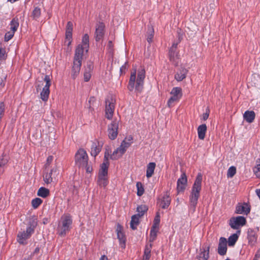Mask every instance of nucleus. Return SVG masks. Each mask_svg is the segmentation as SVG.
Returning a JSON list of instances; mask_svg holds the SVG:
<instances>
[{
	"label": "nucleus",
	"instance_id": "obj_39",
	"mask_svg": "<svg viewBox=\"0 0 260 260\" xmlns=\"http://www.w3.org/2000/svg\"><path fill=\"white\" fill-rule=\"evenodd\" d=\"M253 172L256 177L260 178V159L256 161V166L253 169Z\"/></svg>",
	"mask_w": 260,
	"mask_h": 260
},
{
	"label": "nucleus",
	"instance_id": "obj_61",
	"mask_svg": "<svg viewBox=\"0 0 260 260\" xmlns=\"http://www.w3.org/2000/svg\"><path fill=\"white\" fill-rule=\"evenodd\" d=\"M84 167H85L86 169V172L90 173L92 171V168H91L90 167L87 166V164L86 165V166H84Z\"/></svg>",
	"mask_w": 260,
	"mask_h": 260
},
{
	"label": "nucleus",
	"instance_id": "obj_16",
	"mask_svg": "<svg viewBox=\"0 0 260 260\" xmlns=\"http://www.w3.org/2000/svg\"><path fill=\"white\" fill-rule=\"evenodd\" d=\"M210 245L205 246V247L200 249V253L197 256L199 260H208L209 257Z\"/></svg>",
	"mask_w": 260,
	"mask_h": 260
},
{
	"label": "nucleus",
	"instance_id": "obj_31",
	"mask_svg": "<svg viewBox=\"0 0 260 260\" xmlns=\"http://www.w3.org/2000/svg\"><path fill=\"white\" fill-rule=\"evenodd\" d=\"M49 190L45 187H40L37 192V195L43 198L47 197L49 195Z\"/></svg>",
	"mask_w": 260,
	"mask_h": 260
},
{
	"label": "nucleus",
	"instance_id": "obj_11",
	"mask_svg": "<svg viewBox=\"0 0 260 260\" xmlns=\"http://www.w3.org/2000/svg\"><path fill=\"white\" fill-rule=\"evenodd\" d=\"M187 179L185 173L181 174V177L177 180V190L178 193L183 192L187 185Z\"/></svg>",
	"mask_w": 260,
	"mask_h": 260
},
{
	"label": "nucleus",
	"instance_id": "obj_36",
	"mask_svg": "<svg viewBox=\"0 0 260 260\" xmlns=\"http://www.w3.org/2000/svg\"><path fill=\"white\" fill-rule=\"evenodd\" d=\"M238 239L237 234H234L230 236L228 238V244L229 246H234Z\"/></svg>",
	"mask_w": 260,
	"mask_h": 260
},
{
	"label": "nucleus",
	"instance_id": "obj_6",
	"mask_svg": "<svg viewBox=\"0 0 260 260\" xmlns=\"http://www.w3.org/2000/svg\"><path fill=\"white\" fill-rule=\"evenodd\" d=\"M246 223V218L242 216L233 217L229 220V225L231 228L234 230H238L240 227L245 225Z\"/></svg>",
	"mask_w": 260,
	"mask_h": 260
},
{
	"label": "nucleus",
	"instance_id": "obj_34",
	"mask_svg": "<svg viewBox=\"0 0 260 260\" xmlns=\"http://www.w3.org/2000/svg\"><path fill=\"white\" fill-rule=\"evenodd\" d=\"M123 153H121V150L118 147L110 155V158L112 160H116L120 157Z\"/></svg>",
	"mask_w": 260,
	"mask_h": 260
},
{
	"label": "nucleus",
	"instance_id": "obj_57",
	"mask_svg": "<svg viewBox=\"0 0 260 260\" xmlns=\"http://www.w3.org/2000/svg\"><path fill=\"white\" fill-rule=\"evenodd\" d=\"M53 159V157L52 156L50 155L48 157L47 159V162L45 165L46 168H47L49 166L50 164L52 162Z\"/></svg>",
	"mask_w": 260,
	"mask_h": 260
},
{
	"label": "nucleus",
	"instance_id": "obj_3",
	"mask_svg": "<svg viewBox=\"0 0 260 260\" xmlns=\"http://www.w3.org/2000/svg\"><path fill=\"white\" fill-rule=\"evenodd\" d=\"M72 223V219L70 215L62 216L57 228L58 234L61 237L66 236L67 233L70 230Z\"/></svg>",
	"mask_w": 260,
	"mask_h": 260
},
{
	"label": "nucleus",
	"instance_id": "obj_54",
	"mask_svg": "<svg viewBox=\"0 0 260 260\" xmlns=\"http://www.w3.org/2000/svg\"><path fill=\"white\" fill-rule=\"evenodd\" d=\"M209 113H210V110L208 108H207L206 109V112L203 113V115H202V119L203 120H206L208 117H209Z\"/></svg>",
	"mask_w": 260,
	"mask_h": 260
},
{
	"label": "nucleus",
	"instance_id": "obj_55",
	"mask_svg": "<svg viewBox=\"0 0 260 260\" xmlns=\"http://www.w3.org/2000/svg\"><path fill=\"white\" fill-rule=\"evenodd\" d=\"M93 64L91 62H87L85 71L91 72L93 69Z\"/></svg>",
	"mask_w": 260,
	"mask_h": 260
},
{
	"label": "nucleus",
	"instance_id": "obj_60",
	"mask_svg": "<svg viewBox=\"0 0 260 260\" xmlns=\"http://www.w3.org/2000/svg\"><path fill=\"white\" fill-rule=\"evenodd\" d=\"M151 255L144 254L142 260H149Z\"/></svg>",
	"mask_w": 260,
	"mask_h": 260
},
{
	"label": "nucleus",
	"instance_id": "obj_10",
	"mask_svg": "<svg viewBox=\"0 0 260 260\" xmlns=\"http://www.w3.org/2000/svg\"><path fill=\"white\" fill-rule=\"evenodd\" d=\"M34 233L30 229L26 228V231L19 232L17 235V241L22 245H26V240L29 239Z\"/></svg>",
	"mask_w": 260,
	"mask_h": 260
},
{
	"label": "nucleus",
	"instance_id": "obj_38",
	"mask_svg": "<svg viewBox=\"0 0 260 260\" xmlns=\"http://www.w3.org/2000/svg\"><path fill=\"white\" fill-rule=\"evenodd\" d=\"M154 36V30L151 26H148V31L147 32V41L150 44L152 42V39Z\"/></svg>",
	"mask_w": 260,
	"mask_h": 260
},
{
	"label": "nucleus",
	"instance_id": "obj_64",
	"mask_svg": "<svg viewBox=\"0 0 260 260\" xmlns=\"http://www.w3.org/2000/svg\"><path fill=\"white\" fill-rule=\"evenodd\" d=\"M100 260H108V258L105 255H103L102 256V257L100 258Z\"/></svg>",
	"mask_w": 260,
	"mask_h": 260
},
{
	"label": "nucleus",
	"instance_id": "obj_1",
	"mask_svg": "<svg viewBox=\"0 0 260 260\" xmlns=\"http://www.w3.org/2000/svg\"><path fill=\"white\" fill-rule=\"evenodd\" d=\"M202 174L201 173L198 174L196 180L191 188V191L189 196L190 209L194 212L200 197V191L202 188Z\"/></svg>",
	"mask_w": 260,
	"mask_h": 260
},
{
	"label": "nucleus",
	"instance_id": "obj_13",
	"mask_svg": "<svg viewBox=\"0 0 260 260\" xmlns=\"http://www.w3.org/2000/svg\"><path fill=\"white\" fill-rule=\"evenodd\" d=\"M227 251V240L224 237L219 239L218 246V253L220 255H224Z\"/></svg>",
	"mask_w": 260,
	"mask_h": 260
},
{
	"label": "nucleus",
	"instance_id": "obj_8",
	"mask_svg": "<svg viewBox=\"0 0 260 260\" xmlns=\"http://www.w3.org/2000/svg\"><path fill=\"white\" fill-rule=\"evenodd\" d=\"M182 90L180 87H174L171 91L172 96L168 101V105L169 107H172L175 102H178L182 96Z\"/></svg>",
	"mask_w": 260,
	"mask_h": 260
},
{
	"label": "nucleus",
	"instance_id": "obj_48",
	"mask_svg": "<svg viewBox=\"0 0 260 260\" xmlns=\"http://www.w3.org/2000/svg\"><path fill=\"white\" fill-rule=\"evenodd\" d=\"M157 236V232L154 229H151L150 233L149 241L150 242H153L156 239Z\"/></svg>",
	"mask_w": 260,
	"mask_h": 260
},
{
	"label": "nucleus",
	"instance_id": "obj_51",
	"mask_svg": "<svg viewBox=\"0 0 260 260\" xmlns=\"http://www.w3.org/2000/svg\"><path fill=\"white\" fill-rule=\"evenodd\" d=\"M160 222V216L159 214L157 213L156 215L155 216L154 219V223L153 225V228H156L158 226Z\"/></svg>",
	"mask_w": 260,
	"mask_h": 260
},
{
	"label": "nucleus",
	"instance_id": "obj_58",
	"mask_svg": "<svg viewBox=\"0 0 260 260\" xmlns=\"http://www.w3.org/2000/svg\"><path fill=\"white\" fill-rule=\"evenodd\" d=\"M127 62H126L124 65H123L120 69V72L121 74H123L125 73V70L126 69V65Z\"/></svg>",
	"mask_w": 260,
	"mask_h": 260
},
{
	"label": "nucleus",
	"instance_id": "obj_26",
	"mask_svg": "<svg viewBox=\"0 0 260 260\" xmlns=\"http://www.w3.org/2000/svg\"><path fill=\"white\" fill-rule=\"evenodd\" d=\"M198 137L200 140H204L207 131V126L205 124L200 125L198 128Z\"/></svg>",
	"mask_w": 260,
	"mask_h": 260
},
{
	"label": "nucleus",
	"instance_id": "obj_41",
	"mask_svg": "<svg viewBox=\"0 0 260 260\" xmlns=\"http://www.w3.org/2000/svg\"><path fill=\"white\" fill-rule=\"evenodd\" d=\"M7 74L3 70L0 69V86L3 87L5 86V81L7 78Z\"/></svg>",
	"mask_w": 260,
	"mask_h": 260
},
{
	"label": "nucleus",
	"instance_id": "obj_12",
	"mask_svg": "<svg viewBox=\"0 0 260 260\" xmlns=\"http://www.w3.org/2000/svg\"><path fill=\"white\" fill-rule=\"evenodd\" d=\"M105 24L103 22H100L97 24L94 34V37L96 42L99 41L103 38L105 32Z\"/></svg>",
	"mask_w": 260,
	"mask_h": 260
},
{
	"label": "nucleus",
	"instance_id": "obj_50",
	"mask_svg": "<svg viewBox=\"0 0 260 260\" xmlns=\"http://www.w3.org/2000/svg\"><path fill=\"white\" fill-rule=\"evenodd\" d=\"M15 32L10 30L6 33L5 35V41H8L11 40L14 36Z\"/></svg>",
	"mask_w": 260,
	"mask_h": 260
},
{
	"label": "nucleus",
	"instance_id": "obj_46",
	"mask_svg": "<svg viewBox=\"0 0 260 260\" xmlns=\"http://www.w3.org/2000/svg\"><path fill=\"white\" fill-rule=\"evenodd\" d=\"M236 173V168L235 167L232 166L229 168L227 173V176L228 177H233Z\"/></svg>",
	"mask_w": 260,
	"mask_h": 260
},
{
	"label": "nucleus",
	"instance_id": "obj_25",
	"mask_svg": "<svg viewBox=\"0 0 260 260\" xmlns=\"http://www.w3.org/2000/svg\"><path fill=\"white\" fill-rule=\"evenodd\" d=\"M255 116V113L253 111H246L243 115L244 119L248 123L252 122Z\"/></svg>",
	"mask_w": 260,
	"mask_h": 260
},
{
	"label": "nucleus",
	"instance_id": "obj_37",
	"mask_svg": "<svg viewBox=\"0 0 260 260\" xmlns=\"http://www.w3.org/2000/svg\"><path fill=\"white\" fill-rule=\"evenodd\" d=\"M132 142H128L124 140L121 143L120 146L119 147V149L121 150V153H124L126 149L128 148Z\"/></svg>",
	"mask_w": 260,
	"mask_h": 260
},
{
	"label": "nucleus",
	"instance_id": "obj_40",
	"mask_svg": "<svg viewBox=\"0 0 260 260\" xmlns=\"http://www.w3.org/2000/svg\"><path fill=\"white\" fill-rule=\"evenodd\" d=\"M148 210L147 207L144 205L139 206L137 208V211L138 213L137 214L138 216L141 217L142 216L145 212Z\"/></svg>",
	"mask_w": 260,
	"mask_h": 260
},
{
	"label": "nucleus",
	"instance_id": "obj_14",
	"mask_svg": "<svg viewBox=\"0 0 260 260\" xmlns=\"http://www.w3.org/2000/svg\"><path fill=\"white\" fill-rule=\"evenodd\" d=\"M250 211V208L246 203L243 204L239 203L236 208L235 212L237 214H244L247 215Z\"/></svg>",
	"mask_w": 260,
	"mask_h": 260
},
{
	"label": "nucleus",
	"instance_id": "obj_53",
	"mask_svg": "<svg viewBox=\"0 0 260 260\" xmlns=\"http://www.w3.org/2000/svg\"><path fill=\"white\" fill-rule=\"evenodd\" d=\"M152 244L147 245L145 247V249L144 250V254L147 255H151V250Z\"/></svg>",
	"mask_w": 260,
	"mask_h": 260
},
{
	"label": "nucleus",
	"instance_id": "obj_2",
	"mask_svg": "<svg viewBox=\"0 0 260 260\" xmlns=\"http://www.w3.org/2000/svg\"><path fill=\"white\" fill-rule=\"evenodd\" d=\"M145 78V71L141 69L138 71L136 79V70L131 73L127 88L129 91H133L135 87L136 90L141 92L143 88L144 80Z\"/></svg>",
	"mask_w": 260,
	"mask_h": 260
},
{
	"label": "nucleus",
	"instance_id": "obj_45",
	"mask_svg": "<svg viewBox=\"0 0 260 260\" xmlns=\"http://www.w3.org/2000/svg\"><path fill=\"white\" fill-rule=\"evenodd\" d=\"M41 15V9L38 7H36L32 12V16L34 19H38Z\"/></svg>",
	"mask_w": 260,
	"mask_h": 260
},
{
	"label": "nucleus",
	"instance_id": "obj_29",
	"mask_svg": "<svg viewBox=\"0 0 260 260\" xmlns=\"http://www.w3.org/2000/svg\"><path fill=\"white\" fill-rule=\"evenodd\" d=\"M10 30L14 32H15L19 25L18 18L17 17L14 18L10 22Z\"/></svg>",
	"mask_w": 260,
	"mask_h": 260
},
{
	"label": "nucleus",
	"instance_id": "obj_17",
	"mask_svg": "<svg viewBox=\"0 0 260 260\" xmlns=\"http://www.w3.org/2000/svg\"><path fill=\"white\" fill-rule=\"evenodd\" d=\"M82 63L79 61H73V65L72 68L71 76L75 79L79 75Z\"/></svg>",
	"mask_w": 260,
	"mask_h": 260
},
{
	"label": "nucleus",
	"instance_id": "obj_7",
	"mask_svg": "<svg viewBox=\"0 0 260 260\" xmlns=\"http://www.w3.org/2000/svg\"><path fill=\"white\" fill-rule=\"evenodd\" d=\"M119 120L114 119L108 126V133L109 138L112 140H115L118 135Z\"/></svg>",
	"mask_w": 260,
	"mask_h": 260
},
{
	"label": "nucleus",
	"instance_id": "obj_5",
	"mask_svg": "<svg viewBox=\"0 0 260 260\" xmlns=\"http://www.w3.org/2000/svg\"><path fill=\"white\" fill-rule=\"evenodd\" d=\"M88 162L87 154L83 149H80L75 155V163L79 167L86 166Z\"/></svg>",
	"mask_w": 260,
	"mask_h": 260
},
{
	"label": "nucleus",
	"instance_id": "obj_62",
	"mask_svg": "<svg viewBox=\"0 0 260 260\" xmlns=\"http://www.w3.org/2000/svg\"><path fill=\"white\" fill-rule=\"evenodd\" d=\"M133 137L132 136H129L128 137L125 138V140H127V142H132V141L133 140Z\"/></svg>",
	"mask_w": 260,
	"mask_h": 260
},
{
	"label": "nucleus",
	"instance_id": "obj_63",
	"mask_svg": "<svg viewBox=\"0 0 260 260\" xmlns=\"http://www.w3.org/2000/svg\"><path fill=\"white\" fill-rule=\"evenodd\" d=\"M255 256L256 257H260V248L256 251Z\"/></svg>",
	"mask_w": 260,
	"mask_h": 260
},
{
	"label": "nucleus",
	"instance_id": "obj_30",
	"mask_svg": "<svg viewBox=\"0 0 260 260\" xmlns=\"http://www.w3.org/2000/svg\"><path fill=\"white\" fill-rule=\"evenodd\" d=\"M155 168V164L154 162H150L147 167L146 176L147 178L151 177L154 173Z\"/></svg>",
	"mask_w": 260,
	"mask_h": 260
},
{
	"label": "nucleus",
	"instance_id": "obj_44",
	"mask_svg": "<svg viewBox=\"0 0 260 260\" xmlns=\"http://www.w3.org/2000/svg\"><path fill=\"white\" fill-rule=\"evenodd\" d=\"M9 157L6 154H3L0 157V167H4L8 162Z\"/></svg>",
	"mask_w": 260,
	"mask_h": 260
},
{
	"label": "nucleus",
	"instance_id": "obj_32",
	"mask_svg": "<svg viewBox=\"0 0 260 260\" xmlns=\"http://www.w3.org/2000/svg\"><path fill=\"white\" fill-rule=\"evenodd\" d=\"M83 47L85 49V51L87 52L88 51L89 48V36L86 34L84 35L82 40V44Z\"/></svg>",
	"mask_w": 260,
	"mask_h": 260
},
{
	"label": "nucleus",
	"instance_id": "obj_4",
	"mask_svg": "<svg viewBox=\"0 0 260 260\" xmlns=\"http://www.w3.org/2000/svg\"><path fill=\"white\" fill-rule=\"evenodd\" d=\"M115 100L112 95H109L105 101V116L108 119H111L115 109Z\"/></svg>",
	"mask_w": 260,
	"mask_h": 260
},
{
	"label": "nucleus",
	"instance_id": "obj_28",
	"mask_svg": "<svg viewBox=\"0 0 260 260\" xmlns=\"http://www.w3.org/2000/svg\"><path fill=\"white\" fill-rule=\"evenodd\" d=\"M38 221L37 219L35 216L30 217L29 219L28 226L27 228V229H30L34 233L35 229L37 226Z\"/></svg>",
	"mask_w": 260,
	"mask_h": 260
},
{
	"label": "nucleus",
	"instance_id": "obj_52",
	"mask_svg": "<svg viewBox=\"0 0 260 260\" xmlns=\"http://www.w3.org/2000/svg\"><path fill=\"white\" fill-rule=\"evenodd\" d=\"M91 78V72L85 71L84 73V80L85 82H88L89 81Z\"/></svg>",
	"mask_w": 260,
	"mask_h": 260
},
{
	"label": "nucleus",
	"instance_id": "obj_56",
	"mask_svg": "<svg viewBox=\"0 0 260 260\" xmlns=\"http://www.w3.org/2000/svg\"><path fill=\"white\" fill-rule=\"evenodd\" d=\"M5 50L2 47H0V60H3L5 58Z\"/></svg>",
	"mask_w": 260,
	"mask_h": 260
},
{
	"label": "nucleus",
	"instance_id": "obj_59",
	"mask_svg": "<svg viewBox=\"0 0 260 260\" xmlns=\"http://www.w3.org/2000/svg\"><path fill=\"white\" fill-rule=\"evenodd\" d=\"M95 101V99L94 97H90L89 100V103L90 104V106L89 108L91 109V105H93V103Z\"/></svg>",
	"mask_w": 260,
	"mask_h": 260
},
{
	"label": "nucleus",
	"instance_id": "obj_47",
	"mask_svg": "<svg viewBox=\"0 0 260 260\" xmlns=\"http://www.w3.org/2000/svg\"><path fill=\"white\" fill-rule=\"evenodd\" d=\"M176 50L174 49V48H170L169 52V55L170 59L173 60L175 59V57L177 56L176 52Z\"/></svg>",
	"mask_w": 260,
	"mask_h": 260
},
{
	"label": "nucleus",
	"instance_id": "obj_18",
	"mask_svg": "<svg viewBox=\"0 0 260 260\" xmlns=\"http://www.w3.org/2000/svg\"><path fill=\"white\" fill-rule=\"evenodd\" d=\"M72 31L73 23L71 21H69L67 23L66 29V39L69 41L68 46H69L71 43L72 39Z\"/></svg>",
	"mask_w": 260,
	"mask_h": 260
},
{
	"label": "nucleus",
	"instance_id": "obj_43",
	"mask_svg": "<svg viewBox=\"0 0 260 260\" xmlns=\"http://www.w3.org/2000/svg\"><path fill=\"white\" fill-rule=\"evenodd\" d=\"M43 201L39 198H36L31 201V205L34 209H37L42 203Z\"/></svg>",
	"mask_w": 260,
	"mask_h": 260
},
{
	"label": "nucleus",
	"instance_id": "obj_21",
	"mask_svg": "<svg viewBox=\"0 0 260 260\" xmlns=\"http://www.w3.org/2000/svg\"><path fill=\"white\" fill-rule=\"evenodd\" d=\"M247 238L249 244L253 245L257 241V235L256 232L253 230L249 229L247 232Z\"/></svg>",
	"mask_w": 260,
	"mask_h": 260
},
{
	"label": "nucleus",
	"instance_id": "obj_42",
	"mask_svg": "<svg viewBox=\"0 0 260 260\" xmlns=\"http://www.w3.org/2000/svg\"><path fill=\"white\" fill-rule=\"evenodd\" d=\"M136 187L137 189V195L140 197L144 192L143 185L141 182H138L136 184Z\"/></svg>",
	"mask_w": 260,
	"mask_h": 260
},
{
	"label": "nucleus",
	"instance_id": "obj_22",
	"mask_svg": "<svg viewBox=\"0 0 260 260\" xmlns=\"http://www.w3.org/2000/svg\"><path fill=\"white\" fill-rule=\"evenodd\" d=\"M121 231L122 227L118 224L116 229L117 238L119 239L120 243L121 244V247L124 248L125 245V237Z\"/></svg>",
	"mask_w": 260,
	"mask_h": 260
},
{
	"label": "nucleus",
	"instance_id": "obj_23",
	"mask_svg": "<svg viewBox=\"0 0 260 260\" xmlns=\"http://www.w3.org/2000/svg\"><path fill=\"white\" fill-rule=\"evenodd\" d=\"M109 165V164L105 163L101 165L98 177H107Z\"/></svg>",
	"mask_w": 260,
	"mask_h": 260
},
{
	"label": "nucleus",
	"instance_id": "obj_9",
	"mask_svg": "<svg viewBox=\"0 0 260 260\" xmlns=\"http://www.w3.org/2000/svg\"><path fill=\"white\" fill-rule=\"evenodd\" d=\"M44 81L46 82V85L43 87L40 95L41 99L43 101H47L50 93L49 87L51 85L50 79L48 75L45 76Z\"/></svg>",
	"mask_w": 260,
	"mask_h": 260
},
{
	"label": "nucleus",
	"instance_id": "obj_33",
	"mask_svg": "<svg viewBox=\"0 0 260 260\" xmlns=\"http://www.w3.org/2000/svg\"><path fill=\"white\" fill-rule=\"evenodd\" d=\"M108 183L107 177H98L97 183L101 187H105Z\"/></svg>",
	"mask_w": 260,
	"mask_h": 260
},
{
	"label": "nucleus",
	"instance_id": "obj_49",
	"mask_svg": "<svg viewBox=\"0 0 260 260\" xmlns=\"http://www.w3.org/2000/svg\"><path fill=\"white\" fill-rule=\"evenodd\" d=\"M111 155V154H110V151L109 149H106L104 155V162L103 163L109 164V157H110Z\"/></svg>",
	"mask_w": 260,
	"mask_h": 260
},
{
	"label": "nucleus",
	"instance_id": "obj_27",
	"mask_svg": "<svg viewBox=\"0 0 260 260\" xmlns=\"http://www.w3.org/2000/svg\"><path fill=\"white\" fill-rule=\"evenodd\" d=\"M140 217L138 216L137 215H134L132 216L131 220L130 222V226L131 228L135 230L137 229V227L139 224V218Z\"/></svg>",
	"mask_w": 260,
	"mask_h": 260
},
{
	"label": "nucleus",
	"instance_id": "obj_19",
	"mask_svg": "<svg viewBox=\"0 0 260 260\" xmlns=\"http://www.w3.org/2000/svg\"><path fill=\"white\" fill-rule=\"evenodd\" d=\"M171 198L170 193L168 191H166L161 200L160 206L162 209H167L168 208L171 203Z\"/></svg>",
	"mask_w": 260,
	"mask_h": 260
},
{
	"label": "nucleus",
	"instance_id": "obj_35",
	"mask_svg": "<svg viewBox=\"0 0 260 260\" xmlns=\"http://www.w3.org/2000/svg\"><path fill=\"white\" fill-rule=\"evenodd\" d=\"M55 171L54 169L51 170L50 173H47L43 176L44 181L47 184L50 183L52 181V178L51 177L53 172Z\"/></svg>",
	"mask_w": 260,
	"mask_h": 260
},
{
	"label": "nucleus",
	"instance_id": "obj_20",
	"mask_svg": "<svg viewBox=\"0 0 260 260\" xmlns=\"http://www.w3.org/2000/svg\"><path fill=\"white\" fill-rule=\"evenodd\" d=\"M188 70L184 68L181 67L175 75V79L178 81H181L186 78Z\"/></svg>",
	"mask_w": 260,
	"mask_h": 260
},
{
	"label": "nucleus",
	"instance_id": "obj_24",
	"mask_svg": "<svg viewBox=\"0 0 260 260\" xmlns=\"http://www.w3.org/2000/svg\"><path fill=\"white\" fill-rule=\"evenodd\" d=\"M102 146L99 143L93 142L91 148V155L95 157L101 151Z\"/></svg>",
	"mask_w": 260,
	"mask_h": 260
},
{
	"label": "nucleus",
	"instance_id": "obj_15",
	"mask_svg": "<svg viewBox=\"0 0 260 260\" xmlns=\"http://www.w3.org/2000/svg\"><path fill=\"white\" fill-rule=\"evenodd\" d=\"M85 49L82 45H79L76 48L74 61H79L82 63L83 59V54Z\"/></svg>",
	"mask_w": 260,
	"mask_h": 260
}]
</instances>
